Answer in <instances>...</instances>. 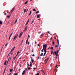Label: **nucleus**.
Returning a JSON list of instances; mask_svg holds the SVG:
<instances>
[{
	"instance_id": "36",
	"label": "nucleus",
	"mask_w": 75,
	"mask_h": 75,
	"mask_svg": "<svg viewBox=\"0 0 75 75\" xmlns=\"http://www.w3.org/2000/svg\"><path fill=\"white\" fill-rule=\"evenodd\" d=\"M50 49L51 50H53V47H52Z\"/></svg>"
},
{
	"instance_id": "25",
	"label": "nucleus",
	"mask_w": 75,
	"mask_h": 75,
	"mask_svg": "<svg viewBox=\"0 0 75 75\" xmlns=\"http://www.w3.org/2000/svg\"><path fill=\"white\" fill-rule=\"evenodd\" d=\"M44 34H42V35H41V37H44Z\"/></svg>"
},
{
	"instance_id": "63",
	"label": "nucleus",
	"mask_w": 75,
	"mask_h": 75,
	"mask_svg": "<svg viewBox=\"0 0 75 75\" xmlns=\"http://www.w3.org/2000/svg\"><path fill=\"white\" fill-rule=\"evenodd\" d=\"M52 39V37H51V38L50 39V40H51Z\"/></svg>"
},
{
	"instance_id": "35",
	"label": "nucleus",
	"mask_w": 75,
	"mask_h": 75,
	"mask_svg": "<svg viewBox=\"0 0 75 75\" xmlns=\"http://www.w3.org/2000/svg\"><path fill=\"white\" fill-rule=\"evenodd\" d=\"M59 52V50H57V54H58Z\"/></svg>"
},
{
	"instance_id": "61",
	"label": "nucleus",
	"mask_w": 75,
	"mask_h": 75,
	"mask_svg": "<svg viewBox=\"0 0 75 75\" xmlns=\"http://www.w3.org/2000/svg\"><path fill=\"white\" fill-rule=\"evenodd\" d=\"M34 69H36V68H33Z\"/></svg>"
},
{
	"instance_id": "50",
	"label": "nucleus",
	"mask_w": 75,
	"mask_h": 75,
	"mask_svg": "<svg viewBox=\"0 0 75 75\" xmlns=\"http://www.w3.org/2000/svg\"><path fill=\"white\" fill-rule=\"evenodd\" d=\"M58 55V54H56V57H57Z\"/></svg>"
},
{
	"instance_id": "32",
	"label": "nucleus",
	"mask_w": 75,
	"mask_h": 75,
	"mask_svg": "<svg viewBox=\"0 0 75 75\" xmlns=\"http://www.w3.org/2000/svg\"><path fill=\"white\" fill-rule=\"evenodd\" d=\"M44 51L45 52V53H46V52H47L46 50H44Z\"/></svg>"
},
{
	"instance_id": "39",
	"label": "nucleus",
	"mask_w": 75,
	"mask_h": 75,
	"mask_svg": "<svg viewBox=\"0 0 75 75\" xmlns=\"http://www.w3.org/2000/svg\"><path fill=\"white\" fill-rule=\"evenodd\" d=\"M39 15H37V18H39Z\"/></svg>"
},
{
	"instance_id": "34",
	"label": "nucleus",
	"mask_w": 75,
	"mask_h": 75,
	"mask_svg": "<svg viewBox=\"0 0 75 75\" xmlns=\"http://www.w3.org/2000/svg\"><path fill=\"white\" fill-rule=\"evenodd\" d=\"M52 43L54 45L55 44V43L54 42V41H53V42H52Z\"/></svg>"
},
{
	"instance_id": "27",
	"label": "nucleus",
	"mask_w": 75,
	"mask_h": 75,
	"mask_svg": "<svg viewBox=\"0 0 75 75\" xmlns=\"http://www.w3.org/2000/svg\"><path fill=\"white\" fill-rule=\"evenodd\" d=\"M28 39H27V40H26V44H27V43L28 42Z\"/></svg>"
},
{
	"instance_id": "53",
	"label": "nucleus",
	"mask_w": 75,
	"mask_h": 75,
	"mask_svg": "<svg viewBox=\"0 0 75 75\" xmlns=\"http://www.w3.org/2000/svg\"><path fill=\"white\" fill-rule=\"evenodd\" d=\"M11 58V57L10 58V59L9 62L10 61Z\"/></svg>"
},
{
	"instance_id": "16",
	"label": "nucleus",
	"mask_w": 75,
	"mask_h": 75,
	"mask_svg": "<svg viewBox=\"0 0 75 75\" xmlns=\"http://www.w3.org/2000/svg\"><path fill=\"white\" fill-rule=\"evenodd\" d=\"M30 63H31L30 64V67H32V63L31 62H30Z\"/></svg>"
},
{
	"instance_id": "5",
	"label": "nucleus",
	"mask_w": 75,
	"mask_h": 75,
	"mask_svg": "<svg viewBox=\"0 0 75 75\" xmlns=\"http://www.w3.org/2000/svg\"><path fill=\"white\" fill-rule=\"evenodd\" d=\"M13 33H11V34L9 37V40H9L10 39V38L11 37V36H12V35H13Z\"/></svg>"
},
{
	"instance_id": "59",
	"label": "nucleus",
	"mask_w": 75,
	"mask_h": 75,
	"mask_svg": "<svg viewBox=\"0 0 75 75\" xmlns=\"http://www.w3.org/2000/svg\"><path fill=\"white\" fill-rule=\"evenodd\" d=\"M18 54H17V55H16V56L15 57H17V56H18Z\"/></svg>"
},
{
	"instance_id": "38",
	"label": "nucleus",
	"mask_w": 75,
	"mask_h": 75,
	"mask_svg": "<svg viewBox=\"0 0 75 75\" xmlns=\"http://www.w3.org/2000/svg\"><path fill=\"white\" fill-rule=\"evenodd\" d=\"M35 75H40L39 73H37L36 74H35Z\"/></svg>"
},
{
	"instance_id": "41",
	"label": "nucleus",
	"mask_w": 75,
	"mask_h": 75,
	"mask_svg": "<svg viewBox=\"0 0 75 75\" xmlns=\"http://www.w3.org/2000/svg\"><path fill=\"white\" fill-rule=\"evenodd\" d=\"M14 50V49L13 48L11 49V51H12L13 52Z\"/></svg>"
},
{
	"instance_id": "10",
	"label": "nucleus",
	"mask_w": 75,
	"mask_h": 75,
	"mask_svg": "<svg viewBox=\"0 0 75 75\" xmlns=\"http://www.w3.org/2000/svg\"><path fill=\"white\" fill-rule=\"evenodd\" d=\"M13 71V69H10V72H12Z\"/></svg>"
},
{
	"instance_id": "54",
	"label": "nucleus",
	"mask_w": 75,
	"mask_h": 75,
	"mask_svg": "<svg viewBox=\"0 0 75 75\" xmlns=\"http://www.w3.org/2000/svg\"><path fill=\"white\" fill-rule=\"evenodd\" d=\"M30 44V42H28V45H29Z\"/></svg>"
},
{
	"instance_id": "7",
	"label": "nucleus",
	"mask_w": 75,
	"mask_h": 75,
	"mask_svg": "<svg viewBox=\"0 0 75 75\" xmlns=\"http://www.w3.org/2000/svg\"><path fill=\"white\" fill-rule=\"evenodd\" d=\"M28 28V27H27V26H26L25 27V31H26V30H27V28Z\"/></svg>"
},
{
	"instance_id": "18",
	"label": "nucleus",
	"mask_w": 75,
	"mask_h": 75,
	"mask_svg": "<svg viewBox=\"0 0 75 75\" xmlns=\"http://www.w3.org/2000/svg\"><path fill=\"white\" fill-rule=\"evenodd\" d=\"M17 38L16 37V36H14V37L13 39V40H15L16 39V38Z\"/></svg>"
},
{
	"instance_id": "30",
	"label": "nucleus",
	"mask_w": 75,
	"mask_h": 75,
	"mask_svg": "<svg viewBox=\"0 0 75 75\" xmlns=\"http://www.w3.org/2000/svg\"><path fill=\"white\" fill-rule=\"evenodd\" d=\"M26 71L25 70H24V71H23V72L24 73H25V72H26Z\"/></svg>"
},
{
	"instance_id": "14",
	"label": "nucleus",
	"mask_w": 75,
	"mask_h": 75,
	"mask_svg": "<svg viewBox=\"0 0 75 75\" xmlns=\"http://www.w3.org/2000/svg\"><path fill=\"white\" fill-rule=\"evenodd\" d=\"M11 16V15H9V16H7V18H10Z\"/></svg>"
},
{
	"instance_id": "37",
	"label": "nucleus",
	"mask_w": 75,
	"mask_h": 75,
	"mask_svg": "<svg viewBox=\"0 0 75 75\" xmlns=\"http://www.w3.org/2000/svg\"><path fill=\"white\" fill-rule=\"evenodd\" d=\"M54 53H55V55L57 54V52H54Z\"/></svg>"
},
{
	"instance_id": "22",
	"label": "nucleus",
	"mask_w": 75,
	"mask_h": 75,
	"mask_svg": "<svg viewBox=\"0 0 75 75\" xmlns=\"http://www.w3.org/2000/svg\"><path fill=\"white\" fill-rule=\"evenodd\" d=\"M20 53V51H18V52H17V54H18Z\"/></svg>"
},
{
	"instance_id": "60",
	"label": "nucleus",
	"mask_w": 75,
	"mask_h": 75,
	"mask_svg": "<svg viewBox=\"0 0 75 75\" xmlns=\"http://www.w3.org/2000/svg\"><path fill=\"white\" fill-rule=\"evenodd\" d=\"M7 44H6L5 45V46H7Z\"/></svg>"
},
{
	"instance_id": "48",
	"label": "nucleus",
	"mask_w": 75,
	"mask_h": 75,
	"mask_svg": "<svg viewBox=\"0 0 75 75\" xmlns=\"http://www.w3.org/2000/svg\"><path fill=\"white\" fill-rule=\"evenodd\" d=\"M4 15H7L6 13H4Z\"/></svg>"
},
{
	"instance_id": "4",
	"label": "nucleus",
	"mask_w": 75,
	"mask_h": 75,
	"mask_svg": "<svg viewBox=\"0 0 75 75\" xmlns=\"http://www.w3.org/2000/svg\"><path fill=\"white\" fill-rule=\"evenodd\" d=\"M49 59L50 58H48L45 60V61L46 62V63L47 62L48 60H49Z\"/></svg>"
},
{
	"instance_id": "51",
	"label": "nucleus",
	"mask_w": 75,
	"mask_h": 75,
	"mask_svg": "<svg viewBox=\"0 0 75 75\" xmlns=\"http://www.w3.org/2000/svg\"><path fill=\"white\" fill-rule=\"evenodd\" d=\"M10 54V53H9V54H8V56H7V57H8L9 55Z\"/></svg>"
},
{
	"instance_id": "13",
	"label": "nucleus",
	"mask_w": 75,
	"mask_h": 75,
	"mask_svg": "<svg viewBox=\"0 0 75 75\" xmlns=\"http://www.w3.org/2000/svg\"><path fill=\"white\" fill-rule=\"evenodd\" d=\"M23 10H24V13H25L26 12L27 10L25 9H24Z\"/></svg>"
},
{
	"instance_id": "8",
	"label": "nucleus",
	"mask_w": 75,
	"mask_h": 75,
	"mask_svg": "<svg viewBox=\"0 0 75 75\" xmlns=\"http://www.w3.org/2000/svg\"><path fill=\"white\" fill-rule=\"evenodd\" d=\"M3 24V22L2 21L0 20V25H2Z\"/></svg>"
},
{
	"instance_id": "20",
	"label": "nucleus",
	"mask_w": 75,
	"mask_h": 75,
	"mask_svg": "<svg viewBox=\"0 0 75 75\" xmlns=\"http://www.w3.org/2000/svg\"><path fill=\"white\" fill-rule=\"evenodd\" d=\"M28 2V1H26V2H25V4H27Z\"/></svg>"
},
{
	"instance_id": "29",
	"label": "nucleus",
	"mask_w": 75,
	"mask_h": 75,
	"mask_svg": "<svg viewBox=\"0 0 75 75\" xmlns=\"http://www.w3.org/2000/svg\"><path fill=\"white\" fill-rule=\"evenodd\" d=\"M16 57H14V58H13V59H14V60H15L16 59Z\"/></svg>"
},
{
	"instance_id": "44",
	"label": "nucleus",
	"mask_w": 75,
	"mask_h": 75,
	"mask_svg": "<svg viewBox=\"0 0 75 75\" xmlns=\"http://www.w3.org/2000/svg\"><path fill=\"white\" fill-rule=\"evenodd\" d=\"M10 57H9V58L8 59V61H9V59H10Z\"/></svg>"
},
{
	"instance_id": "26",
	"label": "nucleus",
	"mask_w": 75,
	"mask_h": 75,
	"mask_svg": "<svg viewBox=\"0 0 75 75\" xmlns=\"http://www.w3.org/2000/svg\"><path fill=\"white\" fill-rule=\"evenodd\" d=\"M14 75H18V74L15 73L14 74Z\"/></svg>"
},
{
	"instance_id": "64",
	"label": "nucleus",
	"mask_w": 75,
	"mask_h": 75,
	"mask_svg": "<svg viewBox=\"0 0 75 75\" xmlns=\"http://www.w3.org/2000/svg\"><path fill=\"white\" fill-rule=\"evenodd\" d=\"M33 50H32V52H33Z\"/></svg>"
},
{
	"instance_id": "45",
	"label": "nucleus",
	"mask_w": 75,
	"mask_h": 75,
	"mask_svg": "<svg viewBox=\"0 0 75 75\" xmlns=\"http://www.w3.org/2000/svg\"><path fill=\"white\" fill-rule=\"evenodd\" d=\"M58 47V45H56V46H55V47H56V48H57V47Z\"/></svg>"
},
{
	"instance_id": "17",
	"label": "nucleus",
	"mask_w": 75,
	"mask_h": 75,
	"mask_svg": "<svg viewBox=\"0 0 75 75\" xmlns=\"http://www.w3.org/2000/svg\"><path fill=\"white\" fill-rule=\"evenodd\" d=\"M31 13H32V12H31V11H30V14H29V15H28V16H30V15H31Z\"/></svg>"
},
{
	"instance_id": "12",
	"label": "nucleus",
	"mask_w": 75,
	"mask_h": 75,
	"mask_svg": "<svg viewBox=\"0 0 75 75\" xmlns=\"http://www.w3.org/2000/svg\"><path fill=\"white\" fill-rule=\"evenodd\" d=\"M18 34H16V35H15V36L17 38V37H18Z\"/></svg>"
},
{
	"instance_id": "2",
	"label": "nucleus",
	"mask_w": 75,
	"mask_h": 75,
	"mask_svg": "<svg viewBox=\"0 0 75 75\" xmlns=\"http://www.w3.org/2000/svg\"><path fill=\"white\" fill-rule=\"evenodd\" d=\"M16 7L14 6L13 7V9L11 10L9 12V14H11L15 10Z\"/></svg>"
},
{
	"instance_id": "55",
	"label": "nucleus",
	"mask_w": 75,
	"mask_h": 75,
	"mask_svg": "<svg viewBox=\"0 0 75 75\" xmlns=\"http://www.w3.org/2000/svg\"><path fill=\"white\" fill-rule=\"evenodd\" d=\"M13 52V51L11 50V52H10V53H12Z\"/></svg>"
},
{
	"instance_id": "47",
	"label": "nucleus",
	"mask_w": 75,
	"mask_h": 75,
	"mask_svg": "<svg viewBox=\"0 0 75 75\" xmlns=\"http://www.w3.org/2000/svg\"><path fill=\"white\" fill-rule=\"evenodd\" d=\"M46 48L47 47H46V48H44V50H46Z\"/></svg>"
},
{
	"instance_id": "19",
	"label": "nucleus",
	"mask_w": 75,
	"mask_h": 75,
	"mask_svg": "<svg viewBox=\"0 0 75 75\" xmlns=\"http://www.w3.org/2000/svg\"><path fill=\"white\" fill-rule=\"evenodd\" d=\"M17 21H18V19H16V21H15V24H16V23H17Z\"/></svg>"
},
{
	"instance_id": "21",
	"label": "nucleus",
	"mask_w": 75,
	"mask_h": 75,
	"mask_svg": "<svg viewBox=\"0 0 75 75\" xmlns=\"http://www.w3.org/2000/svg\"><path fill=\"white\" fill-rule=\"evenodd\" d=\"M41 71H42L43 73H44V71L43 70H41Z\"/></svg>"
},
{
	"instance_id": "3",
	"label": "nucleus",
	"mask_w": 75,
	"mask_h": 75,
	"mask_svg": "<svg viewBox=\"0 0 75 75\" xmlns=\"http://www.w3.org/2000/svg\"><path fill=\"white\" fill-rule=\"evenodd\" d=\"M23 32H22V33H20L19 35V38H21V37L22 35H23Z\"/></svg>"
},
{
	"instance_id": "6",
	"label": "nucleus",
	"mask_w": 75,
	"mask_h": 75,
	"mask_svg": "<svg viewBox=\"0 0 75 75\" xmlns=\"http://www.w3.org/2000/svg\"><path fill=\"white\" fill-rule=\"evenodd\" d=\"M29 20H30V19H28V21H27V23H26V24H25V25L26 26H27V25H28V22H29Z\"/></svg>"
},
{
	"instance_id": "52",
	"label": "nucleus",
	"mask_w": 75,
	"mask_h": 75,
	"mask_svg": "<svg viewBox=\"0 0 75 75\" xmlns=\"http://www.w3.org/2000/svg\"><path fill=\"white\" fill-rule=\"evenodd\" d=\"M55 67H56V68H58V67L57 66H55Z\"/></svg>"
},
{
	"instance_id": "57",
	"label": "nucleus",
	"mask_w": 75,
	"mask_h": 75,
	"mask_svg": "<svg viewBox=\"0 0 75 75\" xmlns=\"http://www.w3.org/2000/svg\"><path fill=\"white\" fill-rule=\"evenodd\" d=\"M15 47H13V49L14 50L15 49Z\"/></svg>"
},
{
	"instance_id": "56",
	"label": "nucleus",
	"mask_w": 75,
	"mask_h": 75,
	"mask_svg": "<svg viewBox=\"0 0 75 75\" xmlns=\"http://www.w3.org/2000/svg\"><path fill=\"white\" fill-rule=\"evenodd\" d=\"M32 56H34V57H35V55H34V54H33Z\"/></svg>"
},
{
	"instance_id": "31",
	"label": "nucleus",
	"mask_w": 75,
	"mask_h": 75,
	"mask_svg": "<svg viewBox=\"0 0 75 75\" xmlns=\"http://www.w3.org/2000/svg\"><path fill=\"white\" fill-rule=\"evenodd\" d=\"M46 53H45V52L44 53V54L43 56H45V54H46Z\"/></svg>"
},
{
	"instance_id": "58",
	"label": "nucleus",
	"mask_w": 75,
	"mask_h": 75,
	"mask_svg": "<svg viewBox=\"0 0 75 75\" xmlns=\"http://www.w3.org/2000/svg\"><path fill=\"white\" fill-rule=\"evenodd\" d=\"M28 37L29 38L30 37V35H28Z\"/></svg>"
},
{
	"instance_id": "23",
	"label": "nucleus",
	"mask_w": 75,
	"mask_h": 75,
	"mask_svg": "<svg viewBox=\"0 0 75 75\" xmlns=\"http://www.w3.org/2000/svg\"><path fill=\"white\" fill-rule=\"evenodd\" d=\"M43 53H42L41 54H40V56H42L43 55Z\"/></svg>"
},
{
	"instance_id": "1",
	"label": "nucleus",
	"mask_w": 75,
	"mask_h": 75,
	"mask_svg": "<svg viewBox=\"0 0 75 75\" xmlns=\"http://www.w3.org/2000/svg\"><path fill=\"white\" fill-rule=\"evenodd\" d=\"M47 44L43 45V48L42 50H41V51L42 52H44V48L47 47Z\"/></svg>"
},
{
	"instance_id": "42",
	"label": "nucleus",
	"mask_w": 75,
	"mask_h": 75,
	"mask_svg": "<svg viewBox=\"0 0 75 75\" xmlns=\"http://www.w3.org/2000/svg\"><path fill=\"white\" fill-rule=\"evenodd\" d=\"M24 73L23 72L22 73V75H24Z\"/></svg>"
},
{
	"instance_id": "49",
	"label": "nucleus",
	"mask_w": 75,
	"mask_h": 75,
	"mask_svg": "<svg viewBox=\"0 0 75 75\" xmlns=\"http://www.w3.org/2000/svg\"><path fill=\"white\" fill-rule=\"evenodd\" d=\"M53 51H52L51 53V54H53Z\"/></svg>"
},
{
	"instance_id": "40",
	"label": "nucleus",
	"mask_w": 75,
	"mask_h": 75,
	"mask_svg": "<svg viewBox=\"0 0 75 75\" xmlns=\"http://www.w3.org/2000/svg\"><path fill=\"white\" fill-rule=\"evenodd\" d=\"M57 42H58V45L59 44V40H57Z\"/></svg>"
},
{
	"instance_id": "15",
	"label": "nucleus",
	"mask_w": 75,
	"mask_h": 75,
	"mask_svg": "<svg viewBox=\"0 0 75 75\" xmlns=\"http://www.w3.org/2000/svg\"><path fill=\"white\" fill-rule=\"evenodd\" d=\"M6 68L4 70V74H5V72L6 70Z\"/></svg>"
},
{
	"instance_id": "11",
	"label": "nucleus",
	"mask_w": 75,
	"mask_h": 75,
	"mask_svg": "<svg viewBox=\"0 0 75 75\" xmlns=\"http://www.w3.org/2000/svg\"><path fill=\"white\" fill-rule=\"evenodd\" d=\"M7 62L6 61H5V62L4 63V64L5 65H6V64Z\"/></svg>"
},
{
	"instance_id": "9",
	"label": "nucleus",
	"mask_w": 75,
	"mask_h": 75,
	"mask_svg": "<svg viewBox=\"0 0 75 75\" xmlns=\"http://www.w3.org/2000/svg\"><path fill=\"white\" fill-rule=\"evenodd\" d=\"M31 61H32V62L33 63L34 60L33 59V58L32 57H31Z\"/></svg>"
},
{
	"instance_id": "43",
	"label": "nucleus",
	"mask_w": 75,
	"mask_h": 75,
	"mask_svg": "<svg viewBox=\"0 0 75 75\" xmlns=\"http://www.w3.org/2000/svg\"><path fill=\"white\" fill-rule=\"evenodd\" d=\"M34 21V20H33V21L32 22V23H31V24H32V23Z\"/></svg>"
},
{
	"instance_id": "62",
	"label": "nucleus",
	"mask_w": 75,
	"mask_h": 75,
	"mask_svg": "<svg viewBox=\"0 0 75 75\" xmlns=\"http://www.w3.org/2000/svg\"><path fill=\"white\" fill-rule=\"evenodd\" d=\"M54 54H55V52H54Z\"/></svg>"
},
{
	"instance_id": "46",
	"label": "nucleus",
	"mask_w": 75,
	"mask_h": 75,
	"mask_svg": "<svg viewBox=\"0 0 75 75\" xmlns=\"http://www.w3.org/2000/svg\"><path fill=\"white\" fill-rule=\"evenodd\" d=\"M28 69H29V70H30V67H28Z\"/></svg>"
},
{
	"instance_id": "24",
	"label": "nucleus",
	"mask_w": 75,
	"mask_h": 75,
	"mask_svg": "<svg viewBox=\"0 0 75 75\" xmlns=\"http://www.w3.org/2000/svg\"><path fill=\"white\" fill-rule=\"evenodd\" d=\"M36 9H35V8H34V9L33 10V11H36Z\"/></svg>"
},
{
	"instance_id": "33",
	"label": "nucleus",
	"mask_w": 75,
	"mask_h": 75,
	"mask_svg": "<svg viewBox=\"0 0 75 75\" xmlns=\"http://www.w3.org/2000/svg\"><path fill=\"white\" fill-rule=\"evenodd\" d=\"M36 13H39V11H37L36 12Z\"/></svg>"
},
{
	"instance_id": "28",
	"label": "nucleus",
	"mask_w": 75,
	"mask_h": 75,
	"mask_svg": "<svg viewBox=\"0 0 75 75\" xmlns=\"http://www.w3.org/2000/svg\"><path fill=\"white\" fill-rule=\"evenodd\" d=\"M28 39H27V40H26V44H27V43L28 42Z\"/></svg>"
}]
</instances>
